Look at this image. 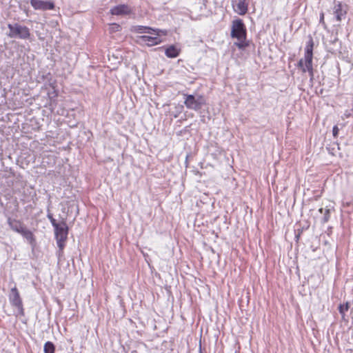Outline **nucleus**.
I'll return each instance as SVG.
<instances>
[{
  "label": "nucleus",
  "instance_id": "nucleus-9",
  "mask_svg": "<svg viewBox=\"0 0 353 353\" xmlns=\"http://www.w3.org/2000/svg\"><path fill=\"white\" fill-rule=\"evenodd\" d=\"M110 12L113 15H125L130 12V8L126 5L121 4L113 7Z\"/></svg>",
  "mask_w": 353,
  "mask_h": 353
},
{
  "label": "nucleus",
  "instance_id": "nucleus-18",
  "mask_svg": "<svg viewBox=\"0 0 353 353\" xmlns=\"http://www.w3.org/2000/svg\"><path fill=\"white\" fill-rule=\"evenodd\" d=\"M348 303H346L345 305H341L339 306V312L341 314H344V313L348 310Z\"/></svg>",
  "mask_w": 353,
  "mask_h": 353
},
{
  "label": "nucleus",
  "instance_id": "nucleus-16",
  "mask_svg": "<svg viewBox=\"0 0 353 353\" xmlns=\"http://www.w3.org/2000/svg\"><path fill=\"white\" fill-rule=\"evenodd\" d=\"M319 212L323 214V222L325 223L329 220L330 210L328 208H321Z\"/></svg>",
  "mask_w": 353,
  "mask_h": 353
},
{
  "label": "nucleus",
  "instance_id": "nucleus-6",
  "mask_svg": "<svg viewBox=\"0 0 353 353\" xmlns=\"http://www.w3.org/2000/svg\"><path fill=\"white\" fill-rule=\"evenodd\" d=\"M54 230L57 245L59 249L62 250L65 246V241L68 237V226L65 222H61L54 228Z\"/></svg>",
  "mask_w": 353,
  "mask_h": 353
},
{
  "label": "nucleus",
  "instance_id": "nucleus-21",
  "mask_svg": "<svg viewBox=\"0 0 353 353\" xmlns=\"http://www.w3.org/2000/svg\"><path fill=\"white\" fill-rule=\"evenodd\" d=\"M345 116L347 117H349V116H350V114H345Z\"/></svg>",
  "mask_w": 353,
  "mask_h": 353
},
{
  "label": "nucleus",
  "instance_id": "nucleus-8",
  "mask_svg": "<svg viewBox=\"0 0 353 353\" xmlns=\"http://www.w3.org/2000/svg\"><path fill=\"white\" fill-rule=\"evenodd\" d=\"M10 303L19 310H22V301L19 296V293L16 288L11 289L10 294Z\"/></svg>",
  "mask_w": 353,
  "mask_h": 353
},
{
  "label": "nucleus",
  "instance_id": "nucleus-11",
  "mask_svg": "<svg viewBox=\"0 0 353 353\" xmlns=\"http://www.w3.org/2000/svg\"><path fill=\"white\" fill-rule=\"evenodd\" d=\"M8 224L12 230L19 234H21L26 228L20 222L15 220L8 219Z\"/></svg>",
  "mask_w": 353,
  "mask_h": 353
},
{
  "label": "nucleus",
  "instance_id": "nucleus-17",
  "mask_svg": "<svg viewBox=\"0 0 353 353\" xmlns=\"http://www.w3.org/2000/svg\"><path fill=\"white\" fill-rule=\"evenodd\" d=\"M120 28H121L120 26L117 23H112L110 26V32H112L119 31Z\"/></svg>",
  "mask_w": 353,
  "mask_h": 353
},
{
  "label": "nucleus",
  "instance_id": "nucleus-15",
  "mask_svg": "<svg viewBox=\"0 0 353 353\" xmlns=\"http://www.w3.org/2000/svg\"><path fill=\"white\" fill-rule=\"evenodd\" d=\"M44 353H54V345L52 343L48 341L46 342L44 345Z\"/></svg>",
  "mask_w": 353,
  "mask_h": 353
},
{
  "label": "nucleus",
  "instance_id": "nucleus-7",
  "mask_svg": "<svg viewBox=\"0 0 353 353\" xmlns=\"http://www.w3.org/2000/svg\"><path fill=\"white\" fill-rule=\"evenodd\" d=\"M30 4L35 10H50L54 8V3L52 1L30 0Z\"/></svg>",
  "mask_w": 353,
  "mask_h": 353
},
{
  "label": "nucleus",
  "instance_id": "nucleus-2",
  "mask_svg": "<svg viewBox=\"0 0 353 353\" xmlns=\"http://www.w3.org/2000/svg\"><path fill=\"white\" fill-rule=\"evenodd\" d=\"M313 46L314 43L311 39L305 46L304 57L301 59L298 63V67L301 70L302 72L305 73L307 72L311 79L314 77L312 66Z\"/></svg>",
  "mask_w": 353,
  "mask_h": 353
},
{
  "label": "nucleus",
  "instance_id": "nucleus-13",
  "mask_svg": "<svg viewBox=\"0 0 353 353\" xmlns=\"http://www.w3.org/2000/svg\"><path fill=\"white\" fill-rule=\"evenodd\" d=\"M21 234L26 238L30 244H33L34 243V238L32 232L26 228L23 231H22Z\"/></svg>",
  "mask_w": 353,
  "mask_h": 353
},
{
  "label": "nucleus",
  "instance_id": "nucleus-19",
  "mask_svg": "<svg viewBox=\"0 0 353 353\" xmlns=\"http://www.w3.org/2000/svg\"><path fill=\"white\" fill-rule=\"evenodd\" d=\"M48 219L50 220V222L52 225L54 226V228H56L59 225L55 221V219L52 217V215H48Z\"/></svg>",
  "mask_w": 353,
  "mask_h": 353
},
{
  "label": "nucleus",
  "instance_id": "nucleus-1",
  "mask_svg": "<svg viewBox=\"0 0 353 353\" xmlns=\"http://www.w3.org/2000/svg\"><path fill=\"white\" fill-rule=\"evenodd\" d=\"M147 33L145 35L136 36V41L143 45L152 46L164 41L163 37L167 35L166 30H152L148 27L134 26V33Z\"/></svg>",
  "mask_w": 353,
  "mask_h": 353
},
{
  "label": "nucleus",
  "instance_id": "nucleus-3",
  "mask_svg": "<svg viewBox=\"0 0 353 353\" xmlns=\"http://www.w3.org/2000/svg\"><path fill=\"white\" fill-rule=\"evenodd\" d=\"M8 28L9 32L7 36L10 38L28 39L30 37V29L25 26L14 23L8 24Z\"/></svg>",
  "mask_w": 353,
  "mask_h": 353
},
{
  "label": "nucleus",
  "instance_id": "nucleus-10",
  "mask_svg": "<svg viewBox=\"0 0 353 353\" xmlns=\"http://www.w3.org/2000/svg\"><path fill=\"white\" fill-rule=\"evenodd\" d=\"M234 10L240 15L245 14L248 11V5L245 0H239V1L233 5Z\"/></svg>",
  "mask_w": 353,
  "mask_h": 353
},
{
  "label": "nucleus",
  "instance_id": "nucleus-20",
  "mask_svg": "<svg viewBox=\"0 0 353 353\" xmlns=\"http://www.w3.org/2000/svg\"><path fill=\"white\" fill-rule=\"evenodd\" d=\"M339 128L336 125H334L333 127L332 132H333V136L334 137H337L338 133H339Z\"/></svg>",
  "mask_w": 353,
  "mask_h": 353
},
{
  "label": "nucleus",
  "instance_id": "nucleus-5",
  "mask_svg": "<svg viewBox=\"0 0 353 353\" xmlns=\"http://www.w3.org/2000/svg\"><path fill=\"white\" fill-rule=\"evenodd\" d=\"M184 104L188 109L198 111L205 104L204 97L201 95L195 97L192 94H184Z\"/></svg>",
  "mask_w": 353,
  "mask_h": 353
},
{
  "label": "nucleus",
  "instance_id": "nucleus-4",
  "mask_svg": "<svg viewBox=\"0 0 353 353\" xmlns=\"http://www.w3.org/2000/svg\"><path fill=\"white\" fill-rule=\"evenodd\" d=\"M245 29L243 21L241 19L234 20L232 23L231 35L238 39V42L235 43V45L239 48L245 46Z\"/></svg>",
  "mask_w": 353,
  "mask_h": 353
},
{
  "label": "nucleus",
  "instance_id": "nucleus-12",
  "mask_svg": "<svg viewBox=\"0 0 353 353\" xmlns=\"http://www.w3.org/2000/svg\"><path fill=\"white\" fill-rule=\"evenodd\" d=\"M179 52L180 48L174 45L170 46L167 48L165 52V55L169 58H175L178 57Z\"/></svg>",
  "mask_w": 353,
  "mask_h": 353
},
{
  "label": "nucleus",
  "instance_id": "nucleus-14",
  "mask_svg": "<svg viewBox=\"0 0 353 353\" xmlns=\"http://www.w3.org/2000/svg\"><path fill=\"white\" fill-rule=\"evenodd\" d=\"M334 12L336 14L337 21H341V17L344 14V12L342 10V6L340 2L335 4Z\"/></svg>",
  "mask_w": 353,
  "mask_h": 353
}]
</instances>
